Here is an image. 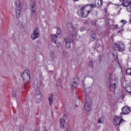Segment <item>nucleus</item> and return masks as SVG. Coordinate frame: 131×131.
Masks as SVG:
<instances>
[{"label":"nucleus","instance_id":"nucleus-1","mask_svg":"<svg viewBox=\"0 0 131 131\" xmlns=\"http://www.w3.org/2000/svg\"><path fill=\"white\" fill-rule=\"evenodd\" d=\"M94 8H95V5H94V4L90 5L89 4L81 8L80 9L78 10L77 12V14L80 17L86 18V17L90 15V13L92 12V10L93 9H94Z\"/></svg>","mask_w":131,"mask_h":131},{"label":"nucleus","instance_id":"nucleus-2","mask_svg":"<svg viewBox=\"0 0 131 131\" xmlns=\"http://www.w3.org/2000/svg\"><path fill=\"white\" fill-rule=\"evenodd\" d=\"M125 47L124 44L121 42H118L114 43V48L115 49V51L113 53V56L114 57L116 61H118V57L117 56V52L116 51L123 52Z\"/></svg>","mask_w":131,"mask_h":131},{"label":"nucleus","instance_id":"nucleus-3","mask_svg":"<svg viewBox=\"0 0 131 131\" xmlns=\"http://www.w3.org/2000/svg\"><path fill=\"white\" fill-rule=\"evenodd\" d=\"M107 84H110L111 89L115 90L118 86V79L113 74H111L108 77Z\"/></svg>","mask_w":131,"mask_h":131},{"label":"nucleus","instance_id":"nucleus-4","mask_svg":"<svg viewBox=\"0 0 131 131\" xmlns=\"http://www.w3.org/2000/svg\"><path fill=\"white\" fill-rule=\"evenodd\" d=\"M84 95H85V110L90 112L91 111V108H92V100L90 96L86 95V93H84Z\"/></svg>","mask_w":131,"mask_h":131},{"label":"nucleus","instance_id":"nucleus-5","mask_svg":"<svg viewBox=\"0 0 131 131\" xmlns=\"http://www.w3.org/2000/svg\"><path fill=\"white\" fill-rule=\"evenodd\" d=\"M14 6H15L16 18L18 19V18H20V14L21 13V2L20 0H16L14 2Z\"/></svg>","mask_w":131,"mask_h":131},{"label":"nucleus","instance_id":"nucleus-6","mask_svg":"<svg viewBox=\"0 0 131 131\" xmlns=\"http://www.w3.org/2000/svg\"><path fill=\"white\" fill-rule=\"evenodd\" d=\"M20 77L23 78L24 82L27 83L30 80V73L27 70H25L23 73L21 74Z\"/></svg>","mask_w":131,"mask_h":131},{"label":"nucleus","instance_id":"nucleus-7","mask_svg":"<svg viewBox=\"0 0 131 131\" xmlns=\"http://www.w3.org/2000/svg\"><path fill=\"white\" fill-rule=\"evenodd\" d=\"M68 28H71L72 31L71 36L73 38H75L77 35V32H78V30L73 27V25L72 23H69L67 25Z\"/></svg>","mask_w":131,"mask_h":131},{"label":"nucleus","instance_id":"nucleus-8","mask_svg":"<svg viewBox=\"0 0 131 131\" xmlns=\"http://www.w3.org/2000/svg\"><path fill=\"white\" fill-rule=\"evenodd\" d=\"M120 23L122 24V25L120 26L119 27L118 25H116L115 26V28L117 29L118 33H123V31L124 30V29H123V26H124V24H126V20H122L120 21Z\"/></svg>","mask_w":131,"mask_h":131},{"label":"nucleus","instance_id":"nucleus-9","mask_svg":"<svg viewBox=\"0 0 131 131\" xmlns=\"http://www.w3.org/2000/svg\"><path fill=\"white\" fill-rule=\"evenodd\" d=\"M39 37V31L38 29L35 28L33 32V33L31 34V38L32 40H35Z\"/></svg>","mask_w":131,"mask_h":131},{"label":"nucleus","instance_id":"nucleus-10","mask_svg":"<svg viewBox=\"0 0 131 131\" xmlns=\"http://www.w3.org/2000/svg\"><path fill=\"white\" fill-rule=\"evenodd\" d=\"M35 100L36 103H40L41 102V94H40V91L37 89H36L35 91Z\"/></svg>","mask_w":131,"mask_h":131},{"label":"nucleus","instance_id":"nucleus-11","mask_svg":"<svg viewBox=\"0 0 131 131\" xmlns=\"http://www.w3.org/2000/svg\"><path fill=\"white\" fill-rule=\"evenodd\" d=\"M122 121V117L120 116H117L114 119L113 123L115 125H119Z\"/></svg>","mask_w":131,"mask_h":131},{"label":"nucleus","instance_id":"nucleus-12","mask_svg":"<svg viewBox=\"0 0 131 131\" xmlns=\"http://www.w3.org/2000/svg\"><path fill=\"white\" fill-rule=\"evenodd\" d=\"M32 10H31V19L32 20H36V9L34 8V4H33L32 6Z\"/></svg>","mask_w":131,"mask_h":131},{"label":"nucleus","instance_id":"nucleus-13","mask_svg":"<svg viewBox=\"0 0 131 131\" xmlns=\"http://www.w3.org/2000/svg\"><path fill=\"white\" fill-rule=\"evenodd\" d=\"M131 110L130 107L125 106L122 107V113L123 114V115H126V114H128L129 113H130Z\"/></svg>","mask_w":131,"mask_h":131},{"label":"nucleus","instance_id":"nucleus-14","mask_svg":"<svg viewBox=\"0 0 131 131\" xmlns=\"http://www.w3.org/2000/svg\"><path fill=\"white\" fill-rule=\"evenodd\" d=\"M64 41L66 43V47L67 49H70L71 47V38H69V37H68L66 38Z\"/></svg>","mask_w":131,"mask_h":131},{"label":"nucleus","instance_id":"nucleus-15","mask_svg":"<svg viewBox=\"0 0 131 131\" xmlns=\"http://www.w3.org/2000/svg\"><path fill=\"white\" fill-rule=\"evenodd\" d=\"M131 4V2L128 0H123L122 6L127 8L129 5Z\"/></svg>","mask_w":131,"mask_h":131},{"label":"nucleus","instance_id":"nucleus-16","mask_svg":"<svg viewBox=\"0 0 131 131\" xmlns=\"http://www.w3.org/2000/svg\"><path fill=\"white\" fill-rule=\"evenodd\" d=\"M60 128L63 129L64 127H65V125H66V121L64 119H61L60 121Z\"/></svg>","mask_w":131,"mask_h":131},{"label":"nucleus","instance_id":"nucleus-17","mask_svg":"<svg viewBox=\"0 0 131 131\" xmlns=\"http://www.w3.org/2000/svg\"><path fill=\"white\" fill-rule=\"evenodd\" d=\"M51 40L52 42L54 43H57V40L58 39V37L56 34H53L51 35Z\"/></svg>","mask_w":131,"mask_h":131},{"label":"nucleus","instance_id":"nucleus-18","mask_svg":"<svg viewBox=\"0 0 131 131\" xmlns=\"http://www.w3.org/2000/svg\"><path fill=\"white\" fill-rule=\"evenodd\" d=\"M54 94H50L49 96L48 97V100L49 102V105H50V106H52V104H53V99H54Z\"/></svg>","mask_w":131,"mask_h":131},{"label":"nucleus","instance_id":"nucleus-19","mask_svg":"<svg viewBox=\"0 0 131 131\" xmlns=\"http://www.w3.org/2000/svg\"><path fill=\"white\" fill-rule=\"evenodd\" d=\"M96 40V34H93L91 35L90 38V41H94V40Z\"/></svg>","mask_w":131,"mask_h":131},{"label":"nucleus","instance_id":"nucleus-20","mask_svg":"<svg viewBox=\"0 0 131 131\" xmlns=\"http://www.w3.org/2000/svg\"><path fill=\"white\" fill-rule=\"evenodd\" d=\"M16 94H17V90L14 89L12 91V96L14 97V98H16V97H17V95H16Z\"/></svg>","mask_w":131,"mask_h":131},{"label":"nucleus","instance_id":"nucleus-21","mask_svg":"<svg viewBox=\"0 0 131 131\" xmlns=\"http://www.w3.org/2000/svg\"><path fill=\"white\" fill-rule=\"evenodd\" d=\"M55 45H56L57 47H58V49H60V50H61L62 49V43H61L60 42H57L56 41V43H55Z\"/></svg>","mask_w":131,"mask_h":131},{"label":"nucleus","instance_id":"nucleus-22","mask_svg":"<svg viewBox=\"0 0 131 131\" xmlns=\"http://www.w3.org/2000/svg\"><path fill=\"white\" fill-rule=\"evenodd\" d=\"M104 122V117H101L98 120V123H103Z\"/></svg>","mask_w":131,"mask_h":131},{"label":"nucleus","instance_id":"nucleus-23","mask_svg":"<svg viewBox=\"0 0 131 131\" xmlns=\"http://www.w3.org/2000/svg\"><path fill=\"white\" fill-rule=\"evenodd\" d=\"M126 73L128 74V75H131V68H128L126 71Z\"/></svg>","mask_w":131,"mask_h":131},{"label":"nucleus","instance_id":"nucleus-24","mask_svg":"<svg viewBox=\"0 0 131 131\" xmlns=\"http://www.w3.org/2000/svg\"><path fill=\"white\" fill-rule=\"evenodd\" d=\"M72 88H76L77 86V82L73 81L72 83Z\"/></svg>","mask_w":131,"mask_h":131},{"label":"nucleus","instance_id":"nucleus-25","mask_svg":"<svg viewBox=\"0 0 131 131\" xmlns=\"http://www.w3.org/2000/svg\"><path fill=\"white\" fill-rule=\"evenodd\" d=\"M41 85V82L39 81L37 83V89H36V90H38V91H39V88H40V86Z\"/></svg>","mask_w":131,"mask_h":131},{"label":"nucleus","instance_id":"nucleus-26","mask_svg":"<svg viewBox=\"0 0 131 131\" xmlns=\"http://www.w3.org/2000/svg\"><path fill=\"white\" fill-rule=\"evenodd\" d=\"M125 90L127 93H129V94H131V88L129 87H125Z\"/></svg>","mask_w":131,"mask_h":131},{"label":"nucleus","instance_id":"nucleus-27","mask_svg":"<svg viewBox=\"0 0 131 131\" xmlns=\"http://www.w3.org/2000/svg\"><path fill=\"white\" fill-rule=\"evenodd\" d=\"M127 12H129V13L131 12V6L129 5L128 7H126Z\"/></svg>","mask_w":131,"mask_h":131},{"label":"nucleus","instance_id":"nucleus-28","mask_svg":"<svg viewBox=\"0 0 131 131\" xmlns=\"http://www.w3.org/2000/svg\"><path fill=\"white\" fill-rule=\"evenodd\" d=\"M18 26L19 27V28H21V29H23V28H24V26H23V25H22V24L21 23L18 24Z\"/></svg>","mask_w":131,"mask_h":131},{"label":"nucleus","instance_id":"nucleus-29","mask_svg":"<svg viewBox=\"0 0 131 131\" xmlns=\"http://www.w3.org/2000/svg\"><path fill=\"white\" fill-rule=\"evenodd\" d=\"M50 57H51L52 58H55V53H54V52L51 53Z\"/></svg>","mask_w":131,"mask_h":131},{"label":"nucleus","instance_id":"nucleus-30","mask_svg":"<svg viewBox=\"0 0 131 131\" xmlns=\"http://www.w3.org/2000/svg\"><path fill=\"white\" fill-rule=\"evenodd\" d=\"M19 130H20V131H23V130H24V126H21L19 128Z\"/></svg>","mask_w":131,"mask_h":131},{"label":"nucleus","instance_id":"nucleus-31","mask_svg":"<svg viewBox=\"0 0 131 131\" xmlns=\"http://www.w3.org/2000/svg\"><path fill=\"white\" fill-rule=\"evenodd\" d=\"M91 3H93V4H96V0H90Z\"/></svg>","mask_w":131,"mask_h":131},{"label":"nucleus","instance_id":"nucleus-32","mask_svg":"<svg viewBox=\"0 0 131 131\" xmlns=\"http://www.w3.org/2000/svg\"><path fill=\"white\" fill-rule=\"evenodd\" d=\"M80 31L82 32V31H84V28L82 27V28H81L80 29Z\"/></svg>","mask_w":131,"mask_h":131},{"label":"nucleus","instance_id":"nucleus-33","mask_svg":"<svg viewBox=\"0 0 131 131\" xmlns=\"http://www.w3.org/2000/svg\"><path fill=\"white\" fill-rule=\"evenodd\" d=\"M74 2H78L79 0H73Z\"/></svg>","mask_w":131,"mask_h":131},{"label":"nucleus","instance_id":"nucleus-34","mask_svg":"<svg viewBox=\"0 0 131 131\" xmlns=\"http://www.w3.org/2000/svg\"><path fill=\"white\" fill-rule=\"evenodd\" d=\"M43 131H48V130H47V129H45Z\"/></svg>","mask_w":131,"mask_h":131},{"label":"nucleus","instance_id":"nucleus-35","mask_svg":"<svg viewBox=\"0 0 131 131\" xmlns=\"http://www.w3.org/2000/svg\"><path fill=\"white\" fill-rule=\"evenodd\" d=\"M130 22L131 23V15L130 16Z\"/></svg>","mask_w":131,"mask_h":131},{"label":"nucleus","instance_id":"nucleus-36","mask_svg":"<svg viewBox=\"0 0 131 131\" xmlns=\"http://www.w3.org/2000/svg\"><path fill=\"white\" fill-rule=\"evenodd\" d=\"M76 79H77V78H75L74 79L75 80H76Z\"/></svg>","mask_w":131,"mask_h":131},{"label":"nucleus","instance_id":"nucleus-37","mask_svg":"<svg viewBox=\"0 0 131 131\" xmlns=\"http://www.w3.org/2000/svg\"><path fill=\"white\" fill-rule=\"evenodd\" d=\"M91 64H92V62H90V66H91Z\"/></svg>","mask_w":131,"mask_h":131},{"label":"nucleus","instance_id":"nucleus-38","mask_svg":"<svg viewBox=\"0 0 131 131\" xmlns=\"http://www.w3.org/2000/svg\"><path fill=\"white\" fill-rule=\"evenodd\" d=\"M84 78H86V76H84Z\"/></svg>","mask_w":131,"mask_h":131},{"label":"nucleus","instance_id":"nucleus-39","mask_svg":"<svg viewBox=\"0 0 131 131\" xmlns=\"http://www.w3.org/2000/svg\"><path fill=\"white\" fill-rule=\"evenodd\" d=\"M119 1H120L121 2H122V1H123V0H119Z\"/></svg>","mask_w":131,"mask_h":131},{"label":"nucleus","instance_id":"nucleus-40","mask_svg":"<svg viewBox=\"0 0 131 131\" xmlns=\"http://www.w3.org/2000/svg\"><path fill=\"white\" fill-rule=\"evenodd\" d=\"M77 81H78V79H77Z\"/></svg>","mask_w":131,"mask_h":131}]
</instances>
